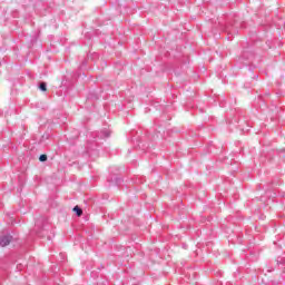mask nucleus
<instances>
[{"instance_id": "1", "label": "nucleus", "mask_w": 285, "mask_h": 285, "mask_svg": "<svg viewBox=\"0 0 285 285\" xmlns=\"http://www.w3.org/2000/svg\"><path fill=\"white\" fill-rule=\"evenodd\" d=\"M10 242H12V236H3L1 239H0V246L2 248H4V246H8V244H10Z\"/></svg>"}, {"instance_id": "2", "label": "nucleus", "mask_w": 285, "mask_h": 285, "mask_svg": "<svg viewBox=\"0 0 285 285\" xmlns=\"http://www.w3.org/2000/svg\"><path fill=\"white\" fill-rule=\"evenodd\" d=\"M73 212L78 217H81V215H83V210L79 208V206L73 207Z\"/></svg>"}, {"instance_id": "3", "label": "nucleus", "mask_w": 285, "mask_h": 285, "mask_svg": "<svg viewBox=\"0 0 285 285\" xmlns=\"http://www.w3.org/2000/svg\"><path fill=\"white\" fill-rule=\"evenodd\" d=\"M39 88L40 90H42V92H46V90H48L46 82H41Z\"/></svg>"}, {"instance_id": "4", "label": "nucleus", "mask_w": 285, "mask_h": 285, "mask_svg": "<svg viewBox=\"0 0 285 285\" xmlns=\"http://www.w3.org/2000/svg\"><path fill=\"white\" fill-rule=\"evenodd\" d=\"M39 160H40V161H48V156H47V155H41V156L39 157Z\"/></svg>"}, {"instance_id": "5", "label": "nucleus", "mask_w": 285, "mask_h": 285, "mask_svg": "<svg viewBox=\"0 0 285 285\" xmlns=\"http://www.w3.org/2000/svg\"><path fill=\"white\" fill-rule=\"evenodd\" d=\"M104 137H110V131H102Z\"/></svg>"}]
</instances>
